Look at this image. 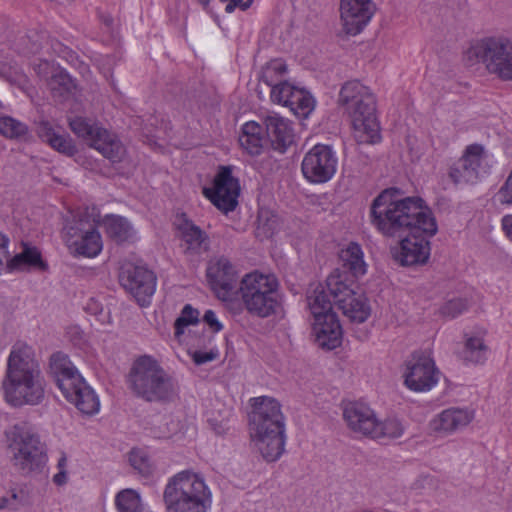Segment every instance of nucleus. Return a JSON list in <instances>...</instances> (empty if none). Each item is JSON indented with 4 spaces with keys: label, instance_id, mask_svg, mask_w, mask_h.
I'll return each instance as SVG.
<instances>
[{
    "label": "nucleus",
    "instance_id": "nucleus-3",
    "mask_svg": "<svg viewBox=\"0 0 512 512\" xmlns=\"http://www.w3.org/2000/svg\"><path fill=\"white\" fill-rule=\"evenodd\" d=\"M249 434L255 448L267 462L277 461L285 450V418L280 403L271 397L252 399Z\"/></svg>",
    "mask_w": 512,
    "mask_h": 512
},
{
    "label": "nucleus",
    "instance_id": "nucleus-50",
    "mask_svg": "<svg viewBox=\"0 0 512 512\" xmlns=\"http://www.w3.org/2000/svg\"><path fill=\"white\" fill-rule=\"evenodd\" d=\"M190 354L196 365H202L216 360L219 356V351L217 348H212L209 351L196 350Z\"/></svg>",
    "mask_w": 512,
    "mask_h": 512
},
{
    "label": "nucleus",
    "instance_id": "nucleus-26",
    "mask_svg": "<svg viewBox=\"0 0 512 512\" xmlns=\"http://www.w3.org/2000/svg\"><path fill=\"white\" fill-rule=\"evenodd\" d=\"M40 138L47 142L53 149L67 156H73L76 152V146L72 139L64 134L57 133L52 125L43 121L38 127Z\"/></svg>",
    "mask_w": 512,
    "mask_h": 512
},
{
    "label": "nucleus",
    "instance_id": "nucleus-9",
    "mask_svg": "<svg viewBox=\"0 0 512 512\" xmlns=\"http://www.w3.org/2000/svg\"><path fill=\"white\" fill-rule=\"evenodd\" d=\"M72 132L84 139L88 145L112 163H119L126 155V150L116 135L98 123L83 117H75L69 121Z\"/></svg>",
    "mask_w": 512,
    "mask_h": 512
},
{
    "label": "nucleus",
    "instance_id": "nucleus-30",
    "mask_svg": "<svg viewBox=\"0 0 512 512\" xmlns=\"http://www.w3.org/2000/svg\"><path fill=\"white\" fill-rule=\"evenodd\" d=\"M343 314L353 322L363 323L370 316V305L362 293H354L348 299H343L338 307Z\"/></svg>",
    "mask_w": 512,
    "mask_h": 512
},
{
    "label": "nucleus",
    "instance_id": "nucleus-52",
    "mask_svg": "<svg viewBox=\"0 0 512 512\" xmlns=\"http://www.w3.org/2000/svg\"><path fill=\"white\" fill-rule=\"evenodd\" d=\"M203 321L209 326L213 332H220L223 329V325L219 322L215 312L213 310H207L203 316Z\"/></svg>",
    "mask_w": 512,
    "mask_h": 512
},
{
    "label": "nucleus",
    "instance_id": "nucleus-49",
    "mask_svg": "<svg viewBox=\"0 0 512 512\" xmlns=\"http://www.w3.org/2000/svg\"><path fill=\"white\" fill-rule=\"evenodd\" d=\"M8 246L9 238L0 232V274L5 270H10L11 257Z\"/></svg>",
    "mask_w": 512,
    "mask_h": 512
},
{
    "label": "nucleus",
    "instance_id": "nucleus-43",
    "mask_svg": "<svg viewBox=\"0 0 512 512\" xmlns=\"http://www.w3.org/2000/svg\"><path fill=\"white\" fill-rule=\"evenodd\" d=\"M23 265L42 266L41 253L35 247H25L24 250L11 258L10 270L20 268Z\"/></svg>",
    "mask_w": 512,
    "mask_h": 512
},
{
    "label": "nucleus",
    "instance_id": "nucleus-44",
    "mask_svg": "<svg viewBox=\"0 0 512 512\" xmlns=\"http://www.w3.org/2000/svg\"><path fill=\"white\" fill-rule=\"evenodd\" d=\"M287 73V65L282 60H272L263 72V80L267 85L277 84Z\"/></svg>",
    "mask_w": 512,
    "mask_h": 512
},
{
    "label": "nucleus",
    "instance_id": "nucleus-33",
    "mask_svg": "<svg viewBox=\"0 0 512 512\" xmlns=\"http://www.w3.org/2000/svg\"><path fill=\"white\" fill-rule=\"evenodd\" d=\"M285 106L295 115L306 118L315 108V99L307 90L294 86Z\"/></svg>",
    "mask_w": 512,
    "mask_h": 512
},
{
    "label": "nucleus",
    "instance_id": "nucleus-16",
    "mask_svg": "<svg viewBox=\"0 0 512 512\" xmlns=\"http://www.w3.org/2000/svg\"><path fill=\"white\" fill-rule=\"evenodd\" d=\"M203 194L224 213L235 210L240 195L239 180L232 175L230 166H221L216 174L213 187L204 188Z\"/></svg>",
    "mask_w": 512,
    "mask_h": 512
},
{
    "label": "nucleus",
    "instance_id": "nucleus-35",
    "mask_svg": "<svg viewBox=\"0 0 512 512\" xmlns=\"http://www.w3.org/2000/svg\"><path fill=\"white\" fill-rule=\"evenodd\" d=\"M323 287H317L307 297L308 307L313 315L314 319L320 318L328 313H334L332 311V302Z\"/></svg>",
    "mask_w": 512,
    "mask_h": 512
},
{
    "label": "nucleus",
    "instance_id": "nucleus-13",
    "mask_svg": "<svg viewBox=\"0 0 512 512\" xmlns=\"http://www.w3.org/2000/svg\"><path fill=\"white\" fill-rule=\"evenodd\" d=\"M119 281L140 306L150 304L157 284V278L153 271L145 266L127 261L121 265Z\"/></svg>",
    "mask_w": 512,
    "mask_h": 512
},
{
    "label": "nucleus",
    "instance_id": "nucleus-18",
    "mask_svg": "<svg viewBox=\"0 0 512 512\" xmlns=\"http://www.w3.org/2000/svg\"><path fill=\"white\" fill-rule=\"evenodd\" d=\"M475 412L468 407H449L429 421V429L437 437H448L465 429L474 419Z\"/></svg>",
    "mask_w": 512,
    "mask_h": 512
},
{
    "label": "nucleus",
    "instance_id": "nucleus-22",
    "mask_svg": "<svg viewBox=\"0 0 512 512\" xmlns=\"http://www.w3.org/2000/svg\"><path fill=\"white\" fill-rule=\"evenodd\" d=\"M264 123L273 148L284 153L294 143L292 123L278 114L266 116Z\"/></svg>",
    "mask_w": 512,
    "mask_h": 512
},
{
    "label": "nucleus",
    "instance_id": "nucleus-20",
    "mask_svg": "<svg viewBox=\"0 0 512 512\" xmlns=\"http://www.w3.org/2000/svg\"><path fill=\"white\" fill-rule=\"evenodd\" d=\"M62 394L85 415H94L99 412V398L83 377L74 382L69 389L62 391Z\"/></svg>",
    "mask_w": 512,
    "mask_h": 512
},
{
    "label": "nucleus",
    "instance_id": "nucleus-47",
    "mask_svg": "<svg viewBox=\"0 0 512 512\" xmlns=\"http://www.w3.org/2000/svg\"><path fill=\"white\" fill-rule=\"evenodd\" d=\"M24 505L23 491L11 489L6 495L0 496V510H18Z\"/></svg>",
    "mask_w": 512,
    "mask_h": 512
},
{
    "label": "nucleus",
    "instance_id": "nucleus-8",
    "mask_svg": "<svg viewBox=\"0 0 512 512\" xmlns=\"http://www.w3.org/2000/svg\"><path fill=\"white\" fill-rule=\"evenodd\" d=\"M128 384L135 395L149 402L166 400L174 393L172 378L155 358L148 355L133 362Z\"/></svg>",
    "mask_w": 512,
    "mask_h": 512
},
{
    "label": "nucleus",
    "instance_id": "nucleus-21",
    "mask_svg": "<svg viewBox=\"0 0 512 512\" xmlns=\"http://www.w3.org/2000/svg\"><path fill=\"white\" fill-rule=\"evenodd\" d=\"M313 332L316 342L322 348L332 350L342 343V328L335 313L314 319Z\"/></svg>",
    "mask_w": 512,
    "mask_h": 512
},
{
    "label": "nucleus",
    "instance_id": "nucleus-34",
    "mask_svg": "<svg viewBox=\"0 0 512 512\" xmlns=\"http://www.w3.org/2000/svg\"><path fill=\"white\" fill-rule=\"evenodd\" d=\"M405 426L402 421L396 417H388L383 421L376 420L375 427L370 439L373 440H393L403 436Z\"/></svg>",
    "mask_w": 512,
    "mask_h": 512
},
{
    "label": "nucleus",
    "instance_id": "nucleus-41",
    "mask_svg": "<svg viewBox=\"0 0 512 512\" xmlns=\"http://www.w3.org/2000/svg\"><path fill=\"white\" fill-rule=\"evenodd\" d=\"M50 90L56 97H63L75 89V83L70 75L64 71H59L53 74L48 82Z\"/></svg>",
    "mask_w": 512,
    "mask_h": 512
},
{
    "label": "nucleus",
    "instance_id": "nucleus-1",
    "mask_svg": "<svg viewBox=\"0 0 512 512\" xmlns=\"http://www.w3.org/2000/svg\"><path fill=\"white\" fill-rule=\"evenodd\" d=\"M371 225L382 235L395 237L409 234L400 241L394 258L402 266L425 264L430 257L429 239L438 232L432 210L420 197H402L398 188H387L370 206Z\"/></svg>",
    "mask_w": 512,
    "mask_h": 512
},
{
    "label": "nucleus",
    "instance_id": "nucleus-39",
    "mask_svg": "<svg viewBox=\"0 0 512 512\" xmlns=\"http://www.w3.org/2000/svg\"><path fill=\"white\" fill-rule=\"evenodd\" d=\"M129 463L143 477H150L154 472V464L147 452L134 448L129 452Z\"/></svg>",
    "mask_w": 512,
    "mask_h": 512
},
{
    "label": "nucleus",
    "instance_id": "nucleus-4",
    "mask_svg": "<svg viewBox=\"0 0 512 512\" xmlns=\"http://www.w3.org/2000/svg\"><path fill=\"white\" fill-rule=\"evenodd\" d=\"M338 104L348 115L352 135L358 144H376L381 141L376 97L368 86L358 80L347 81L340 89Z\"/></svg>",
    "mask_w": 512,
    "mask_h": 512
},
{
    "label": "nucleus",
    "instance_id": "nucleus-25",
    "mask_svg": "<svg viewBox=\"0 0 512 512\" xmlns=\"http://www.w3.org/2000/svg\"><path fill=\"white\" fill-rule=\"evenodd\" d=\"M107 235L117 243H130L137 239V232L125 217L106 215L103 220Z\"/></svg>",
    "mask_w": 512,
    "mask_h": 512
},
{
    "label": "nucleus",
    "instance_id": "nucleus-5",
    "mask_svg": "<svg viewBox=\"0 0 512 512\" xmlns=\"http://www.w3.org/2000/svg\"><path fill=\"white\" fill-rule=\"evenodd\" d=\"M165 512H208L212 492L205 479L193 470H182L170 478L163 491Z\"/></svg>",
    "mask_w": 512,
    "mask_h": 512
},
{
    "label": "nucleus",
    "instance_id": "nucleus-17",
    "mask_svg": "<svg viewBox=\"0 0 512 512\" xmlns=\"http://www.w3.org/2000/svg\"><path fill=\"white\" fill-rule=\"evenodd\" d=\"M376 12L373 0H340L339 18L341 32L346 36H357L371 22Z\"/></svg>",
    "mask_w": 512,
    "mask_h": 512
},
{
    "label": "nucleus",
    "instance_id": "nucleus-23",
    "mask_svg": "<svg viewBox=\"0 0 512 512\" xmlns=\"http://www.w3.org/2000/svg\"><path fill=\"white\" fill-rule=\"evenodd\" d=\"M8 441L11 457L46 447L36 430L26 424L15 425L8 435Z\"/></svg>",
    "mask_w": 512,
    "mask_h": 512
},
{
    "label": "nucleus",
    "instance_id": "nucleus-37",
    "mask_svg": "<svg viewBox=\"0 0 512 512\" xmlns=\"http://www.w3.org/2000/svg\"><path fill=\"white\" fill-rule=\"evenodd\" d=\"M487 346L481 337H469L462 352L463 359L473 364L483 363L486 360Z\"/></svg>",
    "mask_w": 512,
    "mask_h": 512
},
{
    "label": "nucleus",
    "instance_id": "nucleus-56",
    "mask_svg": "<svg viewBox=\"0 0 512 512\" xmlns=\"http://www.w3.org/2000/svg\"><path fill=\"white\" fill-rule=\"evenodd\" d=\"M104 22H105V24H106L107 26H110V25L112 24V22H113V19H112L111 17H106V18L104 19Z\"/></svg>",
    "mask_w": 512,
    "mask_h": 512
},
{
    "label": "nucleus",
    "instance_id": "nucleus-48",
    "mask_svg": "<svg viewBox=\"0 0 512 512\" xmlns=\"http://www.w3.org/2000/svg\"><path fill=\"white\" fill-rule=\"evenodd\" d=\"M46 38L45 33H34L33 35H28L22 38V41H29V43L22 49H20V53L24 55L36 54L41 49H43V40Z\"/></svg>",
    "mask_w": 512,
    "mask_h": 512
},
{
    "label": "nucleus",
    "instance_id": "nucleus-27",
    "mask_svg": "<svg viewBox=\"0 0 512 512\" xmlns=\"http://www.w3.org/2000/svg\"><path fill=\"white\" fill-rule=\"evenodd\" d=\"M239 143L248 154L260 155L264 144L263 128L260 124L255 121L246 122L241 129Z\"/></svg>",
    "mask_w": 512,
    "mask_h": 512
},
{
    "label": "nucleus",
    "instance_id": "nucleus-46",
    "mask_svg": "<svg viewBox=\"0 0 512 512\" xmlns=\"http://www.w3.org/2000/svg\"><path fill=\"white\" fill-rule=\"evenodd\" d=\"M271 87L270 97L274 103L285 106L290 98V92L294 85L287 81H279L277 84L269 85Z\"/></svg>",
    "mask_w": 512,
    "mask_h": 512
},
{
    "label": "nucleus",
    "instance_id": "nucleus-12",
    "mask_svg": "<svg viewBox=\"0 0 512 512\" xmlns=\"http://www.w3.org/2000/svg\"><path fill=\"white\" fill-rule=\"evenodd\" d=\"M63 239L72 254L87 258L96 257L103 248L98 230L82 219L73 220L64 226Z\"/></svg>",
    "mask_w": 512,
    "mask_h": 512
},
{
    "label": "nucleus",
    "instance_id": "nucleus-6",
    "mask_svg": "<svg viewBox=\"0 0 512 512\" xmlns=\"http://www.w3.org/2000/svg\"><path fill=\"white\" fill-rule=\"evenodd\" d=\"M468 67L482 64L501 81H512V39L504 35L486 36L472 41L463 52Z\"/></svg>",
    "mask_w": 512,
    "mask_h": 512
},
{
    "label": "nucleus",
    "instance_id": "nucleus-53",
    "mask_svg": "<svg viewBox=\"0 0 512 512\" xmlns=\"http://www.w3.org/2000/svg\"><path fill=\"white\" fill-rule=\"evenodd\" d=\"M253 1L254 0H230V2H228L225 7V12L230 14L234 12L236 8H239L242 11H246L251 7Z\"/></svg>",
    "mask_w": 512,
    "mask_h": 512
},
{
    "label": "nucleus",
    "instance_id": "nucleus-7",
    "mask_svg": "<svg viewBox=\"0 0 512 512\" xmlns=\"http://www.w3.org/2000/svg\"><path fill=\"white\" fill-rule=\"evenodd\" d=\"M240 306L259 318L274 315L280 306L279 282L272 274L258 271L243 276L239 283Z\"/></svg>",
    "mask_w": 512,
    "mask_h": 512
},
{
    "label": "nucleus",
    "instance_id": "nucleus-19",
    "mask_svg": "<svg viewBox=\"0 0 512 512\" xmlns=\"http://www.w3.org/2000/svg\"><path fill=\"white\" fill-rule=\"evenodd\" d=\"M343 418L347 426L355 433L370 438L377 417L375 412L361 402H349L343 409Z\"/></svg>",
    "mask_w": 512,
    "mask_h": 512
},
{
    "label": "nucleus",
    "instance_id": "nucleus-42",
    "mask_svg": "<svg viewBox=\"0 0 512 512\" xmlns=\"http://www.w3.org/2000/svg\"><path fill=\"white\" fill-rule=\"evenodd\" d=\"M28 127L23 122L10 117H0V134L9 139H18L26 135Z\"/></svg>",
    "mask_w": 512,
    "mask_h": 512
},
{
    "label": "nucleus",
    "instance_id": "nucleus-54",
    "mask_svg": "<svg viewBox=\"0 0 512 512\" xmlns=\"http://www.w3.org/2000/svg\"><path fill=\"white\" fill-rule=\"evenodd\" d=\"M501 227L506 237L512 242V214H507L502 217Z\"/></svg>",
    "mask_w": 512,
    "mask_h": 512
},
{
    "label": "nucleus",
    "instance_id": "nucleus-29",
    "mask_svg": "<svg viewBox=\"0 0 512 512\" xmlns=\"http://www.w3.org/2000/svg\"><path fill=\"white\" fill-rule=\"evenodd\" d=\"M11 461L13 466L23 474L40 472L48 461L46 447L26 453H19L18 456L11 457Z\"/></svg>",
    "mask_w": 512,
    "mask_h": 512
},
{
    "label": "nucleus",
    "instance_id": "nucleus-11",
    "mask_svg": "<svg viewBox=\"0 0 512 512\" xmlns=\"http://www.w3.org/2000/svg\"><path fill=\"white\" fill-rule=\"evenodd\" d=\"M338 166V157L330 145L316 144L303 157L301 171L304 178L312 184L330 181Z\"/></svg>",
    "mask_w": 512,
    "mask_h": 512
},
{
    "label": "nucleus",
    "instance_id": "nucleus-36",
    "mask_svg": "<svg viewBox=\"0 0 512 512\" xmlns=\"http://www.w3.org/2000/svg\"><path fill=\"white\" fill-rule=\"evenodd\" d=\"M0 78L5 79L11 84L25 86L28 83L27 76L22 69L14 63L8 55L3 56L0 53Z\"/></svg>",
    "mask_w": 512,
    "mask_h": 512
},
{
    "label": "nucleus",
    "instance_id": "nucleus-58",
    "mask_svg": "<svg viewBox=\"0 0 512 512\" xmlns=\"http://www.w3.org/2000/svg\"><path fill=\"white\" fill-rule=\"evenodd\" d=\"M138 512H152L148 508L144 507L143 509H140Z\"/></svg>",
    "mask_w": 512,
    "mask_h": 512
},
{
    "label": "nucleus",
    "instance_id": "nucleus-32",
    "mask_svg": "<svg viewBox=\"0 0 512 512\" xmlns=\"http://www.w3.org/2000/svg\"><path fill=\"white\" fill-rule=\"evenodd\" d=\"M179 229L187 250L200 253L208 249V236L200 227L191 221H184Z\"/></svg>",
    "mask_w": 512,
    "mask_h": 512
},
{
    "label": "nucleus",
    "instance_id": "nucleus-10",
    "mask_svg": "<svg viewBox=\"0 0 512 512\" xmlns=\"http://www.w3.org/2000/svg\"><path fill=\"white\" fill-rule=\"evenodd\" d=\"M207 277L217 297L226 302L230 309L241 311L238 295V272L226 257L212 259L207 267Z\"/></svg>",
    "mask_w": 512,
    "mask_h": 512
},
{
    "label": "nucleus",
    "instance_id": "nucleus-14",
    "mask_svg": "<svg viewBox=\"0 0 512 512\" xmlns=\"http://www.w3.org/2000/svg\"><path fill=\"white\" fill-rule=\"evenodd\" d=\"M484 159L485 150L482 145H468L462 156L450 165L449 179L456 186L476 184L489 172L483 165Z\"/></svg>",
    "mask_w": 512,
    "mask_h": 512
},
{
    "label": "nucleus",
    "instance_id": "nucleus-15",
    "mask_svg": "<svg viewBox=\"0 0 512 512\" xmlns=\"http://www.w3.org/2000/svg\"><path fill=\"white\" fill-rule=\"evenodd\" d=\"M404 385L413 392H428L439 381V371L432 358L420 352L413 353L405 364Z\"/></svg>",
    "mask_w": 512,
    "mask_h": 512
},
{
    "label": "nucleus",
    "instance_id": "nucleus-38",
    "mask_svg": "<svg viewBox=\"0 0 512 512\" xmlns=\"http://www.w3.org/2000/svg\"><path fill=\"white\" fill-rule=\"evenodd\" d=\"M115 505L119 512H138L145 507L141 502L140 495L133 489L120 491L116 495Z\"/></svg>",
    "mask_w": 512,
    "mask_h": 512
},
{
    "label": "nucleus",
    "instance_id": "nucleus-45",
    "mask_svg": "<svg viewBox=\"0 0 512 512\" xmlns=\"http://www.w3.org/2000/svg\"><path fill=\"white\" fill-rule=\"evenodd\" d=\"M469 306L466 298L458 297L445 302L439 309L440 315L446 318H456L467 310Z\"/></svg>",
    "mask_w": 512,
    "mask_h": 512
},
{
    "label": "nucleus",
    "instance_id": "nucleus-40",
    "mask_svg": "<svg viewBox=\"0 0 512 512\" xmlns=\"http://www.w3.org/2000/svg\"><path fill=\"white\" fill-rule=\"evenodd\" d=\"M200 313L190 304H186L174 323V335L177 339L184 334L185 329L190 325H196L199 322Z\"/></svg>",
    "mask_w": 512,
    "mask_h": 512
},
{
    "label": "nucleus",
    "instance_id": "nucleus-28",
    "mask_svg": "<svg viewBox=\"0 0 512 512\" xmlns=\"http://www.w3.org/2000/svg\"><path fill=\"white\" fill-rule=\"evenodd\" d=\"M339 258L342 266L348 270L352 276L360 277L366 274L367 264L364 261V253L361 246L356 242H350L345 248L341 249Z\"/></svg>",
    "mask_w": 512,
    "mask_h": 512
},
{
    "label": "nucleus",
    "instance_id": "nucleus-55",
    "mask_svg": "<svg viewBox=\"0 0 512 512\" xmlns=\"http://www.w3.org/2000/svg\"><path fill=\"white\" fill-rule=\"evenodd\" d=\"M170 434L169 431H161V432H154V436L158 438H165L168 437Z\"/></svg>",
    "mask_w": 512,
    "mask_h": 512
},
{
    "label": "nucleus",
    "instance_id": "nucleus-2",
    "mask_svg": "<svg viewBox=\"0 0 512 512\" xmlns=\"http://www.w3.org/2000/svg\"><path fill=\"white\" fill-rule=\"evenodd\" d=\"M5 402L13 408L37 406L45 397V380L35 348L18 340L11 347L1 383Z\"/></svg>",
    "mask_w": 512,
    "mask_h": 512
},
{
    "label": "nucleus",
    "instance_id": "nucleus-57",
    "mask_svg": "<svg viewBox=\"0 0 512 512\" xmlns=\"http://www.w3.org/2000/svg\"><path fill=\"white\" fill-rule=\"evenodd\" d=\"M201 5L208 6L210 3V0H197Z\"/></svg>",
    "mask_w": 512,
    "mask_h": 512
},
{
    "label": "nucleus",
    "instance_id": "nucleus-51",
    "mask_svg": "<svg viewBox=\"0 0 512 512\" xmlns=\"http://www.w3.org/2000/svg\"><path fill=\"white\" fill-rule=\"evenodd\" d=\"M58 473L53 476V482L57 486H62L67 483V456L64 452L61 453L57 462Z\"/></svg>",
    "mask_w": 512,
    "mask_h": 512
},
{
    "label": "nucleus",
    "instance_id": "nucleus-24",
    "mask_svg": "<svg viewBox=\"0 0 512 512\" xmlns=\"http://www.w3.org/2000/svg\"><path fill=\"white\" fill-rule=\"evenodd\" d=\"M49 369L61 392L69 389L74 382L82 378L69 357L63 352H55L51 355Z\"/></svg>",
    "mask_w": 512,
    "mask_h": 512
},
{
    "label": "nucleus",
    "instance_id": "nucleus-31",
    "mask_svg": "<svg viewBox=\"0 0 512 512\" xmlns=\"http://www.w3.org/2000/svg\"><path fill=\"white\" fill-rule=\"evenodd\" d=\"M326 285L329 295L333 298L334 303L338 307L343 299H348V297L356 293L354 290V281L350 280L346 274L338 270L328 276Z\"/></svg>",
    "mask_w": 512,
    "mask_h": 512
}]
</instances>
